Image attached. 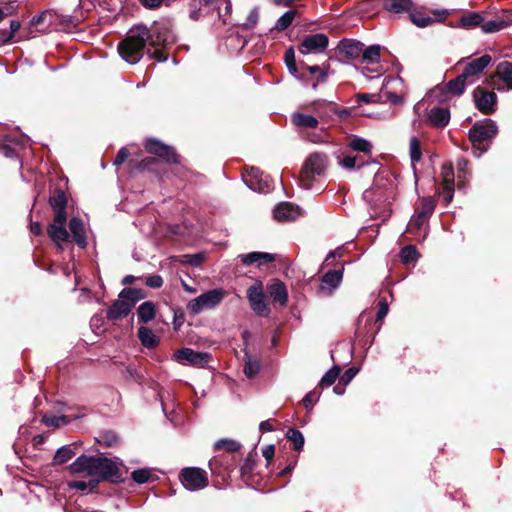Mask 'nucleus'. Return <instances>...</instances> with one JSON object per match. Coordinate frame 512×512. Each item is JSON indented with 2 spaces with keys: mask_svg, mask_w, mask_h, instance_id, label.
I'll return each mask as SVG.
<instances>
[{
  "mask_svg": "<svg viewBox=\"0 0 512 512\" xmlns=\"http://www.w3.org/2000/svg\"><path fill=\"white\" fill-rule=\"evenodd\" d=\"M68 468L72 474L86 473L99 478L102 482L115 485L124 482L123 473L118 464L104 456L82 454Z\"/></svg>",
  "mask_w": 512,
  "mask_h": 512,
  "instance_id": "obj_1",
  "label": "nucleus"
},
{
  "mask_svg": "<svg viewBox=\"0 0 512 512\" xmlns=\"http://www.w3.org/2000/svg\"><path fill=\"white\" fill-rule=\"evenodd\" d=\"M48 203L54 212V218L53 222L47 226V235L62 251V243L70 241V235L66 229L68 199L65 191L60 187H54L50 192Z\"/></svg>",
  "mask_w": 512,
  "mask_h": 512,
  "instance_id": "obj_2",
  "label": "nucleus"
},
{
  "mask_svg": "<svg viewBox=\"0 0 512 512\" xmlns=\"http://www.w3.org/2000/svg\"><path fill=\"white\" fill-rule=\"evenodd\" d=\"M149 35L145 25L132 27L126 37L118 43L119 55L129 64L138 63L144 55Z\"/></svg>",
  "mask_w": 512,
  "mask_h": 512,
  "instance_id": "obj_3",
  "label": "nucleus"
},
{
  "mask_svg": "<svg viewBox=\"0 0 512 512\" xmlns=\"http://www.w3.org/2000/svg\"><path fill=\"white\" fill-rule=\"evenodd\" d=\"M147 32L149 35L147 43L155 48L153 52L148 49L147 54L158 62H165L168 59L166 47L175 43L170 20L155 21L151 28H147Z\"/></svg>",
  "mask_w": 512,
  "mask_h": 512,
  "instance_id": "obj_4",
  "label": "nucleus"
},
{
  "mask_svg": "<svg viewBox=\"0 0 512 512\" xmlns=\"http://www.w3.org/2000/svg\"><path fill=\"white\" fill-rule=\"evenodd\" d=\"M497 134L498 127L492 119L476 121L468 133L474 155L480 157L483 153L487 152Z\"/></svg>",
  "mask_w": 512,
  "mask_h": 512,
  "instance_id": "obj_5",
  "label": "nucleus"
},
{
  "mask_svg": "<svg viewBox=\"0 0 512 512\" xmlns=\"http://www.w3.org/2000/svg\"><path fill=\"white\" fill-rule=\"evenodd\" d=\"M328 166V156L324 153L315 152L305 160L301 173L300 182L305 189H311L316 176L324 175Z\"/></svg>",
  "mask_w": 512,
  "mask_h": 512,
  "instance_id": "obj_6",
  "label": "nucleus"
},
{
  "mask_svg": "<svg viewBox=\"0 0 512 512\" xmlns=\"http://www.w3.org/2000/svg\"><path fill=\"white\" fill-rule=\"evenodd\" d=\"M225 295L226 292L222 288L209 290L190 300L187 304V309L191 315H198L203 310L212 309L219 305Z\"/></svg>",
  "mask_w": 512,
  "mask_h": 512,
  "instance_id": "obj_7",
  "label": "nucleus"
},
{
  "mask_svg": "<svg viewBox=\"0 0 512 512\" xmlns=\"http://www.w3.org/2000/svg\"><path fill=\"white\" fill-rule=\"evenodd\" d=\"M182 485L190 491H197L208 486V474L205 470L198 467L183 468L179 474Z\"/></svg>",
  "mask_w": 512,
  "mask_h": 512,
  "instance_id": "obj_8",
  "label": "nucleus"
},
{
  "mask_svg": "<svg viewBox=\"0 0 512 512\" xmlns=\"http://www.w3.org/2000/svg\"><path fill=\"white\" fill-rule=\"evenodd\" d=\"M247 299L251 309L260 317H268L271 309L263 291V283L260 280L247 289Z\"/></svg>",
  "mask_w": 512,
  "mask_h": 512,
  "instance_id": "obj_9",
  "label": "nucleus"
},
{
  "mask_svg": "<svg viewBox=\"0 0 512 512\" xmlns=\"http://www.w3.org/2000/svg\"><path fill=\"white\" fill-rule=\"evenodd\" d=\"M174 359L184 365L205 368L212 360V355L208 352H199L191 348L183 347L175 351Z\"/></svg>",
  "mask_w": 512,
  "mask_h": 512,
  "instance_id": "obj_10",
  "label": "nucleus"
},
{
  "mask_svg": "<svg viewBox=\"0 0 512 512\" xmlns=\"http://www.w3.org/2000/svg\"><path fill=\"white\" fill-rule=\"evenodd\" d=\"M475 107L484 115H491L497 110L498 97L494 91L477 86L473 91Z\"/></svg>",
  "mask_w": 512,
  "mask_h": 512,
  "instance_id": "obj_11",
  "label": "nucleus"
},
{
  "mask_svg": "<svg viewBox=\"0 0 512 512\" xmlns=\"http://www.w3.org/2000/svg\"><path fill=\"white\" fill-rule=\"evenodd\" d=\"M144 148L149 154L157 156L168 164L180 163V155L176 150L155 138L147 139Z\"/></svg>",
  "mask_w": 512,
  "mask_h": 512,
  "instance_id": "obj_12",
  "label": "nucleus"
},
{
  "mask_svg": "<svg viewBox=\"0 0 512 512\" xmlns=\"http://www.w3.org/2000/svg\"><path fill=\"white\" fill-rule=\"evenodd\" d=\"M144 148L149 154L157 156L168 164L180 163V155L176 150L155 138L147 139Z\"/></svg>",
  "mask_w": 512,
  "mask_h": 512,
  "instance_id": "obj_13",
  "label": "nucleus"
},
{
  "mask_svg": "<svg viewBox=\"0 0 512 512\" xmlns=\"http://www.w3.org/2000/svg\"><path fill=\"white\" fill-rule=\"evenodd\" d=\"M241 448V444L235 440L231 439H221L215 443L214 449L221 450L224 449L227 453L214 457L210 462V468L214 471V467L216 465H223L226 463L224 468L229 470L232 466L230 463L234 459V455L232 453L239 451Z\"/></svg>",
  "mask_w": 512,
  "mask_h": 512,
  "instance_id": "obj_14",
  "label": "nucleus"
},
{
  "mask_svg": "<svg viewBox=\"0 0 512 512\" xmlns=\"http://www.w3.org/2000/svg\"><path fill=\"white\" fill-rule=\"evenodd\" d=\"M363 313L357 318V328L355 330V337L358 339L362 346H371L376 334L381 329V323L376 324L372 318L365 320L363 327L361 326L363 321Z\"/></svg>",
  "mask_w": 512,
  "mask_h": 512,
  "instance_id": "obj_15",
  "label": "nucleus"
},
{
  "mask_svg": "<svg viewBox=\"0 0 512 512\" xmlns=\"http://www.w3.org/2000/svg\"><path fill=\"white\" fill-rule=\"evenodd\" d=\"M129 167L131 169V173H150L155 176L157 179H161L162 176L166 173V168L163 164L154 157H146L140 161L131 159L129 161Z\"/></svg>",
  "mask_w": 512,
  "mask_h": 512,
  "instance_id": "obj_16",
  "label": "nucleus"
},
{
  "mask_svg": "<svg viewBox=\"0 0 512 512\" xmlns=\"http://www.w3.org/2000/svg\"><path fill=\"white\" fill-rule=\"evenodd\" d=\"M333 266L334 268L325 272L321 278L319 291L322 293L331 294V292L335 290L342 282L344 263L337 262L336 264H333Z\"/></svg>",
  "mask_w": 512,
  "mask_h": 512,
  "instance_id": "obj_17",
  "label": "nucleus"
},
{
  "mask_svg": "<svg viewBox=\"0 0 512 512\" xmlns=\"http://www.w3.org/2000/svg\"><path fill=\"white\" fill-rule=\"evenodd\" d=\"M364 44L353 39H343L336 48V55L340 60H355L361 57Z\"/></svg>",
  "mask_w": 512,
  "mask_h": 512,
  "instance_id": "obj_18",
  "label": "nucleus"
},
{
  "mask_svg": "<svg viewBox=\"0 0 512 512\" xmlns=\"http://www.w3.org/2000/svg\"><path fill=\"white\" fill-rule=\"evenodd\" d=\"M328 44L329 38L327 35L324 33H317L305 36L298 49L302 54H306L308 52H322L327 48Z\"/></svg>",
  "mask_w": 512,
  "mask_h": 512,
  "instance_id": "obj_19",
  "label": "nucleus"
},
{
  "mask_svg": "<svg viewBox=\"0 0 512 512\" xmlns=\"http://www.w3.org/2000/svg\"><path fill=\"white\" fill-rule=\"evenodd\" d=\"M268 177L265 176L264 173L256 167L250 168L247 174L243 175V180L246 185L255 191L264 192L269 190V181Z\"/></svg>",
  "mask_w": 512,
  "mask_h": 512,
  "instance_id": "obj_20",
  "label": "nucleus"
},
{
  "mask_svg": "<svg viewBox=\"0 0 512 512\" xmlns=\"http://www.w3.org/2000/svg\"><path fill=\"white\" fill-rule=\"evenodd\" d=\"M68 226L70 231V238H72V240L76 243V245L79 248L85 249L88 245V242L85 224L83 220L79 217L74 216L69 220Z\"/></svg>",
  "mask_w": 512,
  "mask_h": 512,
  "instance_id": "obj_21",
  "label": "nucleus"
},
{
  "mask_svg": "<svg viewBox=\"0 0 512 512\" xmlns=\"http://www.w3.org/2000/svg\"><path fill=\"white\" fill-rule=\"evenodd\" d=\"M484 19V12L468 11L465 12L456 22H450L448 26L452 28H463L469 30L480 27Z\"/></svg>",
  "mask_w": 512,
  "mask_h": 512,
  "instance_id": "obj_22",
  "label": "nucleus"
},
{
  "mask_svg": "<svg viewBox=\"0 0 512 512\" xmlns=\"http://www.w3.org/2000/svg\"><path fill=\"white\" fill-rule=\"evenodd\" d=\"M492 57L489 54H484L479 58L473 59L468 62L462 73L468 79L469 83L473 82V77L480 75L484 69L491 63Z\"/></svg>",
  "mask_w": 512,
  "mask_h": 512,
  "instance_id": "obj_23",
  "label": "nucleus"
},
{
  "mask_svg": "<svg viewBox=\"0 0 512 512\" xmlns=\"http://www.w3.org/2000/svg\"><path fill=\"white\" fill-rule=\"evenodd\" d=\"M131 305L125 299L114 300L111 306L106 310V317L110 321L121 320L127 317L132 311Z\"/></svg>",
  "mask_w": 512,
  "mask_h": 512,
  "instance_id": "obj_24",
  "label": "nucleus"
},
{
  "mask_svg": "<svg viewBox=\"0 0 512 512\" xmlns=\"http://www.w3.org/2000/svg\"><path fill=\"white\" fill-rule=\"evenodd\" d=\"M502 80L509 88L512 89V62L504 61L497 66L495 75L486 80L487 84L493 89L495 88L496 81Z\"/></svg>",
  "mask_w": 512,
  "mask_h": 512,
  "instance_id": "obj_25",
  "label": "nucleus"
},
{
  "mask_svg": "<svg viewBox=\"0 0 512 512\" xmlns=\"http://www.w3.org/2000/svg\"><path fill=\"white\" fill-rule=\"evenodd\" d=\"M267 292L274 303H279L281 306H285L287 304V288L279 279H273L272 283L267 285Z\"/></svg>",
  "mask_w": 512,
  "mask_h": 512,
  "instance_id": "obj_26",
  "label": "nucleus"
},
{
  "mask_svg": "<svg viewBox=\"0 0 512 512\" xmlns=\"http://www.w3.org/2000/svg\"><path fill=\"white\" fill-rule=\"evenodd\" d=\"M427 121L435 128H444L450 121V111L448 108L433 107L427 115Z\"/></svg>",
  "mask_w": 512,
  "mask_h": 512,
  "instance_id": "obj_27",
  "label": "nucleus"
},
{
  "mask_svg": "<svg viewBox=\"0 0 512 512\" xmlns=\"http://www.w3.org/2000/svg\"><path fill=\"white\" fill-rule=\"evenodd\" d=\"M383 9L393 14L409 13L414 6L413 0H381Z\"/></svg>",
  "mask_w": 512,
  "mask_h": 512,
  "instance_id": "obj_28",
  "label": "nucleus"
},
{
  "mask_svg": "<svg viewBox=\"0 0 512 512\" xmlns=\"http://www.w3.org/2000/svg\"><path fill=\"white\" fill-rule=\"evenodd\" d=\"M291 123L298 129H315L319 121L316 117L301 112L291 114Z\"/></svg>",
  "mask_w": 512,
  "mask_h": 512,
  "instance_id": "obj_29",
  "label": "nucleus"
},
{
  "mask_svg": "<svg viewBox=\"0 0 512 512\" xmlns=\"http://www.w3.org/2000/svg\"><path fill=\"white\" fill-rule=\"evenodd\" d=\"M240 258L242 263L245 265H252L258 262V266H261L266 263L274 262L276 260V255L266 252H251L240 255Z\"/></svg>",
  "mask_w": 512,
  "mask_h": 512,
  "instance_id": "obj_30",
  "label": "nucleus"
},
{
  "mask_svg": "<svg viewBox=\"0 0 512 512\" xmlns=\"http://www.w3.org/2000/svg\"><path fill=\"white\" fill-rule=\"evenodd\" d=\"M274 218L278 221L294 220L298 215L297 209L290 202H282L273 211Z\"/></svg>",
  "mask_w": 512,
  "mask_h": 512,
  "instance_id": "obj_31",
  "label": "nucleus"
},
{
  "mask_svg": "<svg viewBox=\"0 0 512 512\" xmlns=\"http://www.w3.org/2000/svg\"><path fill=\"white\" fill-rule=\"evenodd\" d=\"M468 79L461 73L456 78L451 79L444 87H441L442 92H447L453 96H460L464 93Z\"/></svg>",
  "mask_w": 512,
  "mask_h": 512,
  "instance_id": "obj_32",
  "label": "nucleus"
},
{
  "mask_svg": "<svg viewBox=\"0 0 512 512\" xmlns=\"http://www.w3.org/2000/svg\"><path fill=\"white\" fill-rule=\"evenodd\" d=\"M137 336L141 344L147 349H154L160 343V338L156 336L151 329L145 326L139 327Z\"/></svg>",
  "mask_w": 512,
  "mask_h": 512,
  "instance_id": "obj_33",
  "label": "nucleus"
},
{
  "mask_svg": "<svg viewBox=\"0 0 512 512\" xmlns=\"http://www.w3.org/2000/svg\"><path fill=\"white\" fill-rule=\"evenodd\" d=\"M157 314L156 305L152 301H145L137 309L138 321L146 324L155 319Z\"/></svg>",
  "mask_w": 512,
  "mask_h": 512,
  "instance_id": "obj_34",
  "label": "nucleus"
},
{
  "mask_svg": "<svg viewBox=\"0 0 512 512\" xmlns=\"http://www.w3.org/2000/svg\"><path fill=\"white\" fill-rule=\"evenodd\" d=\"M77 453V445L75 443L65 445L59 448L54 457H53V465H62L72 459Z\"/></svg>",
  "mask_w": 512,
  "mask_h": 512,
  "instance_id": "obj_35",
  "label": "nucleus"
},
{
  "mask_svg": "<svg viewBox=\"0 0 512 512\" xmlns=\"http://www.w3.org/2000/svg\"><path fill=\"white\" fill-rule=\"evenodd\" d=\"M409 19L411 22L420 28H425L434 23V19L431 18L424 10L416 9L414 6L409 11Z\"/></svg>",
  "mask_w": 512,
  "mask_h": 512,
  "instance_id": "obj_36",
  "label": "nucleus"
},
{
  "mask_svg": "<svg viewBox=\"0 0 512 512\" xmlns=\"http://www.w3.org/2000/svg\"><path fill=\"white\" fill-rule=\"evenodd\" d=\"M147 297L146 292L143 289L126 287L119 293V298L125 299L133 308L134 305Z\"/></svg>",
  "mask_w": 512,
  "mask_h": 512,
  "instance_id": "obj_37",
  "label": "nucleus"
},
{
  "mask_svg": "<svg viewBox=\"0 0 512 512\" xmlns=\"http://www.w3.org/2000/svg\"><path fill=\"white\" fill-rule=\"evenodd\" d=\"M284 61L287 66L288 71L297 79L307 81L308 78L304 75L299 73L296 60H295V52L293 47H289L284 54Z\"/></svg>",
  "mask_w": 512,
  "mask_h": 512,
  "instance_id": "obj_38",
  "label": "nucleus"
},
{
  "mask_svg": "<svg viewBox=\"0 0 512 512\" xmlns=\"http://www.w3.org/2000/svg\"><path fill=\"white\" fill-rule=\"evenodd\" d=\"M436 207V201L432 197H423L419 200V205L415 207V214H419L427 219L433 214Z\"/></svg>",
  "mask_w": 512,
  "mask_h": 512,
  "instance_id": "obj_39",
  "label": "nucleus"
},
{
  "mask_svg": "<svg viewBox=\"0 0 512 512\" xmlns=\"http://www.w3.org/2000/svg\"><path fill=\"white\" fill-rule=\"evenodd\" d=\"M347 146L352 150L362 152L365 155L372 154L373 145L371 142L356 135L352 136Z\"/></svg>",
  "mask_w": 512,
  "mask_h": 512,
  "instance_id": "obj_40",
  "label": "nucleus"
},
{
  "mask_svg": "<svg viewBox=\"0 0 512 512\" xmlns=\"http://www.w3.org/2000/svg\"><path fill=\"white\" fill-rule=\"evenodd\" d=\"M512 25V20L506 19H495L490 21H483L481 24V30L484 33H494L500 31L504 28H507Z\"/></svg>",
  "mask_w": 512,
  "mask_h": 512,
  "instance_id": "obj_41",
  "label": "nucleus"
},
{
  "mask_svg": "<svg viewBox=\"0 0 512 512\" xmlns=\"http://www.w3.org/2000/svg\"><path fill=\"white\" fill-rule=\"evenodd\" d=\"M244 359H245V365L243 372L246 375L247 378L252 379L254 378L260 371V361L258 359H253L248 351L245 350L244 352Z\"/></svg>",
  "mask_w": 512,
  "mask_h": 512,
  "instance_id": "obj_42",
  "label": "nucleus"
},
{
  "mask_svg": "<svg viewBox=\"0 0 512 512\" xmlns=\"http://www.w3.org/2000/svg\"><path fill=\"white\" fill-rule=\"evenodd\" d=\"M438 195L442 198L444 205L448 206L454 196V179L445 177L442 187L438 190Z\"/></svg>",
  "mask_w": 512,
  "mask_h": 512,
  "instance_id": "obj_43",
  "label": "nucleus"
},
{
  "mask_svg": "<svg viewBox=\"0 0 512 512\" xmlns=\"http://www.w3.org/2000/svg\"><path fill=\"white\" fill-rule=\"evenodd\" d=\"M256 455L255 452H250L247 457L245 458L244 463L240 467V473L243 480L249 484V481L252 478V473L255 469L256 462L254 460V456Z\"/></svg>",
  "mask_w": 512,
  "mask_h": 512,
  "instance_id": "obj_44",
  "label": "nucleus"
},
{
  "mask_svg": "<svg viewBox=\"0 0 512 512\" xmlns=\"http://www.w3.org/2000/svg\"><path fill=\"white\" fill-rule=\"evenodd\" d=\"M298 14V11L295 9L286 11L276 22L275 26L272 28L273 31L282 32L286 30L295 19V16Z\"/></svg>",
  "mask_w": 512,
  "mask_h": 512,
  "instance_id": "obj_45",
  "label": "nucleus"
},
{
  "mask_svg": "<svg viewBox=\"0 0 512 512\" xmlns=\"http://www.w3.org/2000/svg\"><path fill=\"white\" fill-rule=\"evenodd\" d=\"M285 437L293 444V449L295 451H302L305 440L300 430L296 428H289L285 434Z\"/></svg>",
  "mask_w": 512,
  "mask_h": 512,
  "instance_id": "obj_46",
  "label": "nucleus"
},
{
  "mask_svg": "<svg viewBox=\"0 0 512 512\" xmlns=\"http://www.w3.org/2000/svg\"><path fill=\"white\" fill-rule=\"evenodd\" d=\"M380 51L381 48L379 45H372L368 48L364 49L361 53L362 62L367 64H375L380 61Z\"/></svg>",
  "mask_w": 512,
  "mask_h": 512,
  "instance_id": "obj_47",
  "label": "nucleus"
},
{
  "mask_svg": "<svg viewBox=\"0 0 512 512\" xmlns=\"http://www.w3.org/2000/svg\"><path fill=\"white\" fill-rule=\"evenodd\" d=\"M214 0H191L189 2V18L193 21L200 19L203 6H209Z\"/></svg>",
  "mask_w": 512,
  "mask_h": 512,
  "instance_id": "obj_48",
  "label": "nucleus"
},
{
  "mask_svg": "<svg viewBox=\"0 0 512 512\" xmlns=\"http://www.w3.org/2000/svg\"><path fill=\"white\" fill-rule=\"evenodd\" d=\"M341 372V368L338 365L333 366L330 370H328L324 376L321 378L318 388H326L335 383L337 378L339 377Z\"/></svg>",
  "mask_w": 512,
  "mask_h": 512,
  "instance_id": "obj_49",
  "label": "nucleus"
},
{
  "mask_svg": "<svg viewBox=\"0 0 512 512\" xmlns=\"http://www.w3.org/2000/svg\"><path fill=\"white\" fill-rule=\"evenodd\" d=\"M418 257L419 253L414 245H406L400 251V259L405 265L415 262Z\"/></svg>",
  "mask_w": 512,
  "mask_h": 512,
  "instance_id": "obj_50",
  "label": "nucleus"
},
{
  "mask_svg": "<svg viewBox=\"0 0 512 512\" xmlns=\"http://www.w3.org/2000/svg\"><path fill=\"white\" fill-rule=\"evenodd\" d=\"M119 436L112 431L102 432L97 438V442L105 447H115L119 444Z\"/></svg>",
  "mask_w": 512,
  "mask_h": 512,
  "instance_id": "obj_51",
  "label": "nucleus"
},
{
  "mask_svg": "<svg viewBox=\"0 0 512 512\" xmlns=\"http://www.w3.org/2000/svg\"><path fill=\"white\" fill-rule=\"evenodd\" d=\"M58 17L59 15L53 10H45L38 16H34L30 21V25L36 27L41 26L46 23L47 18H50V23H55Z\"/></svg>",
  "mask_w": 512,
  "mask_h": 512,
  "instance_id": "obj_52",
  "label": "nucleus"
},
{
  "mask_svg": "<svg viewBox=\"0 0 512 512\" xmlns=\"http://www.w3.org/2000/svg\"><path fill=\"white\" fill-rule=\"evenodd\" d=\"M71 421V417L68 415L61 416H48L44 415L42 422L49 427L59 428L61 425H67Z\"/></svg>",
  "mask_w": 512,
  "mask_h": 512,
  "instance_id": "obj_53",
  "label": "nucleus"
},
{
  "mask_svg": "<svg viewBox=\"0 0 512 512\" xmlns=\"http://www.w3.org/2000/svg\"><path fill=\"white\" fill-rule=\"evenodd\" d=\"M131 477L137 484H144L154 480V476L148 468L134 470L131 473Z\"/></svg>",
  "mask_w": 512,
  "mask_h": 512,
  "instance_id": "obj_54",
  "label": "nucleus"
},
{
  "mask_svg": "<svg viewBox=\"0 0 512 512\" xmlns=\"http://www.w3.org/2000/svg\"><path fill=\"white\" fill-rule=\"evenodd\" d=\"M410 159L412 163L419 162L422 158V149L420 140L417 137H412L410 140Z\"/></svg>",
  "mask_w": 512,
  "mask_h": 512,
  "instance_id": "obj_55",
  "label": "nucleus"
},
{
  "mask_svg": "<svg viewBox=\"0 0 512 512\" xmlns=\"http://www.w3.org/2000/svg\"><path fill=\"white\" fill-rule=\"evenodd\" d=\"M427 220H428L427 218H425L419 214H415L414 218H412L411 221L409 222L406 232L409 234L416 235L421 230L423 224Z\"/></svg>",
  "mask_w": 512,
  "mask_h": 512,
  "instance_id": "obj_56",
  "label": "nucleus"
},
{
  "mask_svg": "<svg viewBox=\"0 0 512 512\" xmlns=\"http://www.w3.org/2000/svg\"><path fill=\"white\" fill-rule=\"evenodd\" d=\"M321 391L316 387L312 391L308 392L302 399L304 407L309 411L313 408L314 404L319 400Z\"/></svg>",
  "mask_w": 512,
  "mask_h": 512,
  "instance_id": "obj_57",
  "label": "nucleus"
},
{
  "mask_svg": "<svg viewBox=\"0 0 512 512\" xmlns=\"http://www.w3.org/2000/svg\"><path fill=\"white\" fill-rule=\"evenodd\" d=\"M258 20H259V12L257 10V8H253L247 18H246V21L242 24V29L243 30H252L258 23Z\"/></svg>",
  "mask_w": 512,
  "mask_h": 512,
  "instance_id": "obj_58",
  "label": "nucleus"
},
{
  "mask_svg": "<svg viewBox=\"0 0 512 512\" xmlns=\"http://www.w3.org/2000/svg\"><path fill=\"white\" fill-rule=\"evenodd\" d=\"M357 161V156L346 155L339 160V164L346 169H354L356 167L361 168L365 165V162L362 161L361 163L358 164Z\"/></svg>",
  "mask_w": 512,
  "mask_h": 512,
  "instance_id": "obj_59",
  "label": "nucleus"
},
{
  "mask_svg": "<svg viewBox=\"0 0 512 512\" xmlns=\"http://www.w3.org/2000/svg\"><path fill=\"white\" fill-rule=\"evenodd\" d=\"M388 311H389V306H388L387 300L385 298L380 299L378 302L377 315H376V318L373 319V322H375L376 324H380V323L382 324L383 319L388 314Z\"/></svg>",
  "mask_w": 512,
  "mask_h": 512,
  "instance_id": "obj_60",
  "label": "nucleus"
},
{
  "mask_svg": "<svg viewBox=\"0 0 512 512\" xmlns=\"http://www.w3.org/2000/svg\"><path fill=\"white\" fill-rule=\"evenodd\" d=\"M58 24L63 26L64 29H74L78 26L79 20L76 17L60 15Z\"/></svg>",
  "mask_w": 512,
  "mask_h": 512,
  "instance_id": "obj_61",
  "label": "nucleus"
},
{
  "mask_svg": "<svg viewBox=\"0 0 512 512\" xmlns=\"http://www.w3.org/2000/svg\"><path fill=\"white\" fill-rule=\"evenodd\" d=\"M183 257L185 258V263L190 264L192 266H199L206 259V255L204 253L187 254L184 255Z\"/></svg>",
  "mask_w": 512,
  "mask_h": 512,
  "instance_id": "obj_62",
  "label": "nucleus"
},
{
  "mask_svg": "<svg viewBox=\"0 0 512 512\" xmlns=\"http://www.w3.org/2000/svg\"><path fill=\"white\" fill-rule=\"evenodd\" d=\"M358 368L356 367H350L348 368L339 378V384H342V386L348 385L352 379L356 376L358 373Z\"/></svg>",
  "mask_w": 512,
  "mask_h": 512,
  "instance_id": "obj_63",
  "label": "nucleus"
},
{
  "mask_svg": "<svg viewBox=\"0 0 512 512\" xmlns=\"http://www.w3.org/2000/svg\"><path fill=\"white\" fill-rule=\"evenodd\" d=\"M163 278L160 275H150L146 278L145 284L153 289H159L163 286Z\"/></svg>",
  "mask_w": 512,
  "mask_h": 512,
  "instance_id": "obj_64",
  "label": "nucleus"
}]
</instances>
